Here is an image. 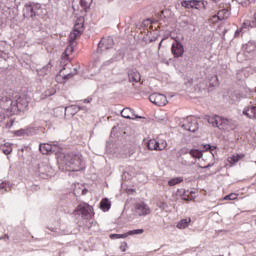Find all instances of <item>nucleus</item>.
I'll return each mask as SVG.
<instances>
[{"label":"nucleus","instance_id":"obj_3","mask_svg":"<svg viewBox=\"0 0 256 256\" xmlns=\"http://www.w3.org/2000/svg\"><path fill=\"white\" fill-rule=\"evenodd\" d=\"M207 121L212 127H217L221 131H235L239 124L236 120L223 118L221 116H208Z\"/></svg>","mask_w":256,"mask_h":256},{"label":"nucleus","instance_id":"obj_4","mask_svg":"<svg viewBox=\"0 0 256 256\" xmlns=\"http://www.w3.org/2000/svg\"><path fill=\"white\" fill-rule=\"evenodd\" d=\"M81 33H83V24H75L74 30L70 33L68 38L69 45L64 51L65 57H69L71 53H73L75 50L73 45L75 44L76 39L81 36Z\"/></svg>","mask_w":256,"mask_h":256},{"label":"nucleus","instance_id":"obj_35","mask_svg":"<svg viewBox=\"0 0 256 256\" xmlns=\"http://www.w3.org/2000/svg\"><path fill=\"white\" fill-rule=\"evenodd\" d=\"M182 7H185L186 9H191V0H184L181 2Z\"/></svg>","mask_w":256,"mask_h":256},{"label":"nucleus","instance_id":"obj_32","mask_svg":"<svg viewBox=\"0 0 256 256\" xmlns=\"http://www.w3.org/2000/svg\"><path fill=\"white\" fill-rule=\"evenodd\" d=\"M238 195L235 193L228 194L224 197V201H235L237 199Z\"/></svg>","mask_w":256,"mask_h":256},{"label":"nucleus","instance_id":"obj_7","mask_svg":"<svg viewBox=\"0 0 256 256\" xmlns=\"http://www.w3.org/2000/svg\"><path fill=\"white\" fill-rule=\"evenodd\" d=\"M25 17H37L39 15H43V8L39 3H30L25 5Z\"/></svg>","mask_w":256,"mask_h":256},{"label":"nucleus","instance_id":"obj_6","mask_svg":"<svg viewBox=\"0 0 256 256\" xmlns=\"http://www.w3.org/2000/svg\"><path fill=\"white\" fill-rule=\"evenodd\" d=\"M74 215H80L82 219H91L93 217V207L87 203H81L74 210Z\"/></svg>","mask_w":256,"mask_h":256},{"label":"nucleus","instance_id":"obj_28","mask_svg":"<svg viewBox=\"0 0 256 256\" xmlns=\"http://www.w3.org/2000/svg\"><path fill=\"white\" fill-rule=\"evenodd\" d=\"M189 155H191V157H193L194 159H201V157H203V152L197 149H191L189 151Z\"/></svg>","mask_w":256,"mask_h":256},{"label":"nucleus","instance_id":"obj_19","mask_svg":"<svg viewBox=\"0 0 256 256\" xmlns=\"http://www.w3.org/2000/svg\"><path fill=\"white\" fill-rule=\"evenodd\" d=\"M52 67H53V65H51V62H49L48 64H46L42 68L36 69L37 76L38 77H45V75H49V73H51Z\"/></svg>","mask_w":256,"mask_h":256},{"label":"nucleus","instance_id":"obj_31","mask_svg":"<svg viewBox=\"0 0 256 256\" xmlns=\"http://www.w3.org/2000/svg\"><path fill=\"white\" fill-rule=\"evenodd\" d=\"M200 5H201L200 1L190 0V9H199Z\"/></svg>","mask_w":256,"mask_h":256},{"label":"nucleus","instance_id":"obj_16","mask_svg":"<svg viewBox=\"0 0 256 256\" xmlns=\"http://www.w3.org/2000/svg\"><path fill=\"white\" fill-rule=\"evenodd\" d=\"M230 16H231V12L229 10L222 9L218 11L217 15H214L212 17V21H214V23H217L218 21H225V19H227Z\"/></svg>","mask_w":256,"mask_h":256},{"label":"nucleus","instance_id":"obj_46","mask_svg":"<svg viewBox=\"0 0 256 256\" xmlns=\"http://www.w3.org/2000/svg\"><path fill=\"white\" fill-rule=\"evenodd\" d=\"M183 201H189V198H187L185 195H182Z\"/></svg>","mask_w":256,"mask_h":256},{"label":"nucleus","instance_id":"obj_47","mask_svg":"<svg viewBox=\"0 0 256 256\" xmlns=\"http://www.w3.org/2000/svg\"><path fill=\"white\" fill-rule=\"evenodd\" d=\"M254 27H256V15L254 16V21H252Z\"/></svg>","mask_w":256,"mask_h":256},{"label":"nucleus","instance_id":"obj_43","mask_svg":"<svg viewBox=\"0 0 256 256\" xmlns=\"http://www.w3.org/2000/svg\"><path fill=\"white\" fill-rule=\"evenodd\" d=\"M16 135L18 137H21V135H25V130H18V131H16Z\"/></svg>","mask_w":256,"mask_h":256},{"label":"nucleus","instance_id":"obj_50","mask_svg":"<svg viewBox=\"0 0 256 256\" xmlns=\"http://www.w3.org/2000/svg\"><path fill=\"white\" fill-rule=\"evenodd\" d=\"M145 23H151V19H147Z\"/></svg>","mask_w":256,"mask_h":256},{"label":"nucleus","instance_id":"obj_30","mask_svg":"<svg viewBox=\"0 0 256 256\" xmlns=\"http://www.w3.org/2000/svg\"><path fill=\"white\" fill-rule=\"evenodd\" d=\"M219 85V78L215 75L210 79V87H217Z\"/></svg>","mask_w":256,"mask_h":256},{"label":"nucleus","instance_id":"obj_49","mask_svg":"<svg viewBox=\"0 0 256 256\" xmlns=\"http://www.w3.org/2000/svg\"><path fill=\"white\" fill-rule=\"evenodd\" d=\"M84 103H91V99H84Z\"/></svg>","mask_w":256,"mask_h":256},{"label":"nucleus","instance_id":"obj_26","mask_svg":"<svg viewBox=\"0 0 256 256\" xmlns=\"http://www.w3.org/2000/svg\"><path fill=\"white\" fill-rule=\"evenodd\" d=\"M255 50H256V42L249 41L245 46V51H247V53H253V51Z\"/></svg>","mask_w":256,"mask_h":256},{"label":"nucleus","instance_id":"obj_21","mask_svg":"<svg viewBox=\"0 0 256 256\" xmlns=\"http://www.w3.org/2000/svg\"><path fill=\"white\" fill-rule=\"evenodd\" d=\"M242 113L248 117V119H256V106H248Z\"/></svg>","mask_w":256,"mask_h":256},{"label":"nucleus","instance_id":"obj_27","mask_svg":"<svg viewBox=\"0 0 256 256\" xmlns=\"http://www.w3.org/2000/svg\"><path fill=\"white\" fill-rule=\"evenodd\" d=\"M179 183H183V177L172 178L168 181L169 187H175V185H179Z\"/></svg>","mask_w":256,"mask_h":256},{"label":"nucleus","instance_id":"obj_40","mask_svg":"<svg viewBox=\"0 0 256 256\" xmlns=\"http://www.w3.org/2000/svg\"><path fill=\"white\" fill-rule=\"evenodd\" d=\"M0 53H5V42H0Z\"/></svg>","mask_w":256,"mask_h":256},{"label":"nucleus","instance_id":"obj_13","mask_svg":"<svg viewBox=\"0 0 256 256\" xmlns=\"http://www.w3.org/2000/svg\"><path fill=\"white\" fill-rule=\"evenodd\" d=\"M185 131H190V133H195L199 129V122L193 118H188L186 123L182 125Z\"/></svg>","mask_w":256,"mask_h":256},{"label":"nucleus","instance_id":"obj_39","mask_svg":"<svg viewBox=\"0 0 256 256\" xmlns=\"http://www.w3.org/2000/svg\"><path fill=\"white\" fill-rule=\"evenodd\" d=\"M0 189H4L5 191H7L9 189V182L0 183Z\"/></svg>","mask_w":256,"mask_h":256},{"label":"nucleus","instance_id":"obj_23","mask_svg":"<svg viewBox=\"0 0 256 256\" xmlns=\"http://www.w3.org/2000/svg\"><path fill=\"white\" fill-rule=\"evenodd\" d=\"M243 157H245V154H235L228 158V162L230 165H237V163H239Z\"/></svg>","mask_w":256,"mask_h":256},{"label":"nucleus","instance_id":"obj_25","mask_svg":"<svg viewBox=\"0 0 256 256\" xmlns=\"http://www.w3.org/2000/svg\"><path fill=\"white\" fill-rule=\"evenodd\" d=\"M191 223V218L182 219L178 222L177 228L178 229H187L189 224Z\"/></svg>","mask_w":256,"mask_h":256},{"label":"nucleus","instance_id":"obj_37","mask_svg":"<svg viewBox=\"0 0 256 256\" xmlns=\"http://www.w3.org/2000/svg\"><path fill=\"white\" fill-rule=\"evenodd\" d=\"M80 5L83 9L89 8V2L87 0H80Z\"/></svg>","mask_w":256,"mask_h":256},{"label":"nucleus","instance_id":"obj_24","mask_svg":"<svg viewBox=\"0 0 256 256\" xmlns=\"http://www.w3.org/2000/svg\"><path fill=\"white\" fill-rule=\"evenodd\" d=\"M100 209H102V211H109V209H111V202L107 198L102 199Z\"/></svg>","mask_w":256,"mask_h":256},{"label":"nucleus","instance_id":"obj_10","mask_svg":"<svg viewBox=\"0 0 256 256\" xmlns=\"http://www.w3.org/2000/svg\"><path fill=\"white\" fill-rule=\"evenodd\" d=\"M38 175L41 179H49L53 176V168L47 163H41L38 166Z\"/></svg>","mask_w":256,"mask_h":256},{"label":"nucleus","instance_id":"obj_20","mask_svg":"<svg viewBox=\"0 0 256 256\" xmlns=\"http://www.w3.org/2000/svg\"><path fill=\"white\" fill-rule=\"evenodd\" d=\"M252 27H254L253 22L245 20L242 27L235 32V37H239V33H245V31H248V29H251Z\"/></svg>","mask_w":256,"mask_h":256},{"label":"nucleus","instance_id":"obj_2","mask_svg":"<svg viewBox=\"0 0 256 256\" xmlns=\"http://www.w3.org/2000/svg\"><path fill=\"white\" fill-rule=\"evenodd\" d=\"M28 105L27 99L22 98L18 94H16L13 99L7 96L0 99V109H2L4 113H8V115H15V113H19V111H24L27 109Z\"/></svg>","mask_w":256,"mask_h":256},{"label":"nucleus","instance_id":"obj_29","mask_svg":"<svg viewBox=\"0 0 256 256\" xmlns=\"http://www.w3.org/2000/svg\"><path fill=\"white\" fill-rule=\"evenodd\" d=\"M143 233H145L144 229H136V230H130L126 232V235L127 237H129L131 235H143Z\"/></svg>","mask_w":256,"mask_h":256},{"label":"nucleus","instance_id":"obj_42","mask_svg":"<svg viewBox=\"0 0 256 256\" xmlns=\"http://www.w3.org/2000/svg\"><path fill=\"white\" fill-rule=\"evenodd\" d=\"M120 250L123 251V252L127 251V243H125V242L122 243L121 246H120Z\"/></svg>","mask_w":256,"mask_h":256},{"label":"nucleus","instance_id":"obj_44","mask_svg":"<svg viewBox=\"0 0 256 256\" xmlns=\"http://www.w3.org/2000/svg\"><path fill=\"white\" fill-rule=\"evenodd\" d=\"M189 151H191V150H189V149H187V148H183V149L181 150V154H182V155H187V153H189Z\"/></svg>","mask_w":256,"mask_h":256},{"label":"nucleus","instance_id":"obj_18","mask_svg":"<svg viewBox=\"0 0 256 256\" xmlns=\"http://www.w3.org/2000/svg\"><path fill=\"white\" fill-rule=\"evenodd\" d=\"M67 109H74L75 111H81V109H85V108L81 106H70L68 108L58 107L54 109V113L56 114V117H63Z\"/></svg>","mask_w":256,"mask_h":256},{"label":"nucleus","instance_id":"obj_45","mask_svg":"<svg viewBox=\"0 0 256 256\" xmlns=\"http://www.w3.org/2000/svg\"><path fill=\"white\" fill-rule=\"evenodd\" d=\"M3 239H4L5 241H9V234H5L4 237H3Z\"/></svg>","mask_w":256,"mask_h":256},{"label":"nucleus","instance_id":"obj_33","mask_svg":"<svg viewBox=\"0 0 256 256\" xmlns=\"http://www.w3.org/2000/svg\"><path fill=\"white\" fill-rule=\"evenodd\" d=\"M127 233L124 234H111L110 239H126Z\"/></svg>","mask_w":256,"mask_h":256},{"label":"nucleus","instance_id":"obj_11","mask_svg":"<svg viewBox=\"0 0 256 256\" xmlns=\"http://www.w3.org/2000/svg\"><path fill=\"white\" fill-rule=\"evenodd\" d=\"M151 213V208L145 202H138L135 204V214L138 217H147Z\"/></svg>","mask_w":256,"mask_h":256},{"label":"nucleus","instance_id":"obj_17","mask_svg":"<svg viewBox=\"0 0 256 256\" xmlns=\"http://www.w3.org/2000/svg\"><path fill=\"white\" fill-rule=\"evenodd\" d=\"M129 83H139L141 81V73L135 69L128 70Z\"/></svg>","mask_w":256,"mask_h":256},{"label":"nucleus","instance_id":"obj_5","mask_svg":"<svg viewBox=\"0 0 256 256\" xmlns=\"http://www.w3.org/2000/svg\"><path fill=\"white\" fill-rule=\"evenodd\" d=\"M149 151H165L167 149V140L163 135H159L156 139H150L147 143Z\"/></svg>","mask_w":256,"mask_h":256},{"label":"nucleus","instance_id":"obj_8","mask_svg":"<svg viewBox=\"0 0 256 256\" xmlns=\"http://www.w3.org/2000/svg\"><path fill=\"white\" fill-rule=\"evenodd\" d=\"M39 150L42 155H49V153H59L61 147L59 143H44L39 145Z\"/></svg>","mask_w":256,"mask_h":256},{"label":"nucleus","instance_id":"obj_1","mask_svg":"<svg viewBox=\"0 0 256 256\" xmlns=\"http://www.w3.org/2000/svg\"><path fill=\"white\" fill-rule=\"evenodd\" d=\"M80 153L70 152L60 154L57 157L59 169L63 171H80L83 167V159Z\"/></svg>","mask_w":256,"mask_h":256},{"label":"nucleus","instance_id":"obj_34","mask_svg":"<svg viewBox=\"0 0 256 256\" xmlns=\"http://www.w3.org/2000/svg\"><path fill=\"white\" fill-rule=\"evenodd\" d=\"M55 89L51 88V89H48L44 92V97H51V95H55Z\"/></svg>","mask_w":256,"mask_h":256},{"label":"nucleus","instance_id":"obj_14","mask_svg":"<svg viewBox=\"0 0 256 256\" xmlns=\"http://www.w3.org/2000/svg\"><path fill=\"white\" fill-rule=\"evenodd\" d=\"M115 42L111 37L103 38L98 44V52L103 53V49H112Z\"/></svg>","mask_w":256,"mask_h":256},{"label":"nucleus","instance_id":"obj_36","mask_svg":"<svg viewBox=\"0 0 256 256\" xmlns=\"http://www.w3.org/2000/svg\"><path fill=\"white\" fill-rule=\"evenodd\" d=\"M203 149L205 151H214V149H216V147L215 146H211V144H205V145H203Z\"/></svg>","mask_w":256,"mask_h":256},{"label":"nucleus","instance_id":"obj_15","mask_svg":"<svg viewBox=\"0 0 256 256\" xmlns=\"http://www.w3.org/2000/svg\"><path fill=\"white\" fill-rule=\"evenodd\" d=\"M121 117H124V119H132V120H135V119H143V117L139 116V115H136L135 114V111L131 108H124L122 111H121Z\"/></svg>","mask_w":256,"mask_h":256},{"label":"nucleus","instance_id":"obj_9","mask_svg":"<svg viewBox=\"0 0 256 256\" xmlns=\"http://www.w3.org/2000/svg\"><path fill=\"white\" fill-rule=\"evenodd\" d=\"M149 101L153 103V105H157V107H165V105H167V96L161 93H152L149 96Z\"/></svg>","mask_w":256,"mask_h":256},{"label":"nucleus","instance_id":"obj_48","mask_svg":"<svg viewBox=\"0 0 256 256\" xmlns=\"http://www.w3.org/2000/svg\"><path fill=\"white\" fill-rule=\"evenodd\" d=\"M82 195H87V189L82 190Z\"/></svg>","mask_w":256,"mask_h":256},{"label":"nucleus","instance_id":"obj_12","mask_svg":"<svg viewBox=\"0 0 256 256\" xmlns=\"http://www.w3.org/2000/svg\"><path fill=\"white\" fill-rule=\"evenodd\" d=\"M171 53L175 59H179V57H183L185 53V47L179 41H175L171 46Z\"/></svg>","mask_w":256,"mask_h":256},{"label":"nucleus","instance_id":"obj_38","mask_svg":"<svg viewBox=\"0 0 256 256\" xmlns=\"http://www.w3.org/2000/svg\"><path fill=\"white\" fill-rule=\"evenodd\" d=\"M73 75H77V69H74V73H68V74L64 75L63 79H71V77H73Z\"/></svg>","mask_w":256,"mask_h":256},{"label":"nucleus","instance_id":"obj_41","mask_svg":"<svg viewBox=\"0 0 256 256\" xmlns=\"http://www.w3.org/2000/svg\"><path fill=\"white\" fill-rule=\"evenodd\" d=\"M158 207H159L160 209H167V203H165V202H160V203L158 204Z\"/></svg>","mask_w":256,"mask_h":256},{"label":"nucleus","instance_id":"obj_22","mask_svg":"<svg viewBox=\"0 0 256 256\" xmlns=\"http://www.w3.org/2000/svg\"><path fill=\"white\" fill-rule=\"evenodd\" d=\"M13 144L9 143V142H4L2 144H0V151H2V153H4V155H11V153H13Z\"/></svg>","mask_w":256,"mask_h":256},{"label":"nucleus","instance_id":"obj_51","mask_svg":"<svg viewBox=\"0 0 256 256\" xmlns=\"http://www.w3.org/2000/svg\"><path fill=\"white\" fill-rule=\"evenodd\" d=\"M213 1H217V0H213Z\"/></svg>","mask_w":256,"mask_h":256}]
</instances>
